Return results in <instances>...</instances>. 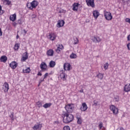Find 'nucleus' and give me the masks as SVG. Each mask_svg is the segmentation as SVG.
I'll list each match as a JSON object with an SVG mask.
<instances>
[{
  "mask_svg": "<svg viewBox=\"0 0 130 130\" xmlns=\"http://www.w3.org/2000/svg\"><path fill=\"white\" fill-rule=\"evenodd\" d=\"M48 38L51 41H54L56 38V35L55 32H50L48 36Z\"/></svg>",
  "mask_w": 130,
  "mask_h": 130,
  "instance_id": "8",
  "label": "nucleus"
},
{
  "mask_svg": "<svg viewBox=\"0 0 130 130\" xmlns=\"http://www.w3.org/2000/svg\"><path fill=\"white\" fill-rule=\"evenodd\" d=\"M64 108L67 113H72L75 109V105L74 104H69L65 106Z\"/></svg>",
  "mask_w": 130,
  "mask_h": 130,
  "instance_id": "3",
  "label": "nucleus"
},
{
  "mask_svg": "<svg viewBox=\"0 0 130 130\" xmlns=\"http://www.w3.org/2000/svg\"><path fill=\"white\" fill-rule=\"evenodd\" d=\"M42 128V124H40L39 122H37V124L32 127L34 130H41Z\"/></svg>",
  "mask_w": 130,
  "mask_h": 130,
  "instance_id": "10",
  "label": "nucleus"
},
{
  "mask_svg": "<svg viewBox=\"0 0 130 130\" xmlns=\"http://www.w3.org/2000/svg\"><path fill=\"white\" fill-rule=\"evenodd\" d=\"M77 123L78 124H82L83 123V120H82V118L77 119Z\"/></svg>",
  "mask_w": 130,
  "mask_h": 130,
  "instance_id": "34",
  "label": "nucleus"
},
{
  "mask_svg": "<svg viewBox=\"0 0 130 130\" xmlns=\"http://www.w3.org/2000/svg\"><path fill=\"white\" fill-rule=\"evenodd\" d=\"M56 46L57 47V49H56V52H57V53H60V51L63 50L64 49V47L62 44H58L56 45Z\"/></svg>",
  "mask_w": 130,
  "mask_h": 130,
  "instance_id": "9",
  "label": "nucleus"
},
{
  "mask_svg": "<svg viewBox=\"0 0 130 130\" xmlns=\"http://www.w3.org/2000/svg\"><path fill=\"white\" fill-rule=\"evenodd\" d=\"M79 6H80V4L79 3H74L73 4V10L75 11L76 12H78V10H79Z\"/></svg>",
  "mask_w": 130,
  "mask_h": 130,
  "instance_id": "19",
  "label": "nucleus"
},
{
  "mask_svg": "<svg viewBox=\"0 0 130 130\" xmlns=\"http://www.w3.org/2000/svg\"><path fill=\"white\" fill-rule=\"evenodd\" d=\"M96 77L99 78L100 79V80H102L103 79V77H104V74H102V73H99L97 75Z\"/></svg>",
  "mask_w": 130,
  "mask_h": 130,
  "instance_id": "32",
  "label": "nucleus"
},
{
  "mask_svg": "<svg viewBox=\"0 0 130 130\" xmlns=\"http://www.w3.org/2000/svg\"><path fill=\"white\" fill-rule=\"evenodd\" d=\"M19 21H21L20 20H19Z\"/></svg>",
  "mask_w": 130,
  "mask_h": 130,
  "instance_id": "60",
  "label": "nucleus"
},
{
  "mask_svg": "<svg viewBox=\"0 0 130 130\" xmlns=\"http://www.w3.org/2000/svg\"><path fill=\"white\" fill-rule=\"evenodd\" d=\"M10 20L12 22H15V21L17 20V14L16 13H14V14L10 15Z\"/></svg>",
  "mask_w": 130,
  "mask_h": 130,
  "instance_id": "21",
  "label": "nucleus"
},
{
  "mask_svg": "<svg viewBox=\"0 0 130 130\" xmlns=\"http://www.w3.org/2000/svg\"><path fill=\"white\" fill-rule=\"evenodd\" d=\"M92 41L95 43H99L101 41V39L99 37L94 36L92 38Z\"/></svg>",
  "mask_w": 130,
  "mask_h": 130,
  "instance_id": "17",
  "label": "nucleus"
},
{
  "mask_svg": "<svg viewBox=\"0 0 130 130\" xmlns=\"http://www.w3.org/2000/svg\"><path fill=\"white\" fill-rule=\"evenodd\" d=\"M3 36V31H2V28L0 27V36Z\"/></svg>",
  "mask_w": 130,
  "mask_h": 130,
  "instance_id": "49",
  "label": "nucleus"
},
{
  "mask_svg": "<svg viewBox=\"0 0 130 130\" xmlns=\"http://www.w3.org/2000/svg\"><path fill=\"white\" fill-rule=\"evenodd\" d=\"M36 106L39 107V108H40V107H42V102L40 101H38L36 103Z\"/></svg>",
  "mask_w": 130,
  "mask_h": 130,
  "instance_id": "33",
  "label": "nucleus"
},
{
  "mask_svg": "<svg viewBox=\"0 0 130 130\" xmlns=\"http://www.w3.org/2000/svg\"><path fill=\"white\" fill-rule=\"evenodd\" d=\"M31 72V69L30 67L26 68L25 69L23 70V73L25 74H29Z\"/></svg>",
  "mask_w": 130,
  "mask_h": 130,
  "instance_id": "25",
  "label": "nucleus"
},
{
  "mask_svg": "<svg viewBox=\"0 0 130 130\" xmlns=\"http://www.w3.org/2000/svg\"><path fill=\"white\" fill-rule=\"evenodd\" d=\"M71 113H64L62 115L63 122L64 123H70L74 120V115L70 114Z\"/></svg>",
  "mask_w": 130,
  "mask_h": 130,
  "instance_id": "1",
  "label": "nucleus"
},
{
  "mask_svg": "<svg viewBox=\"0 0 130 130\" xmlns=\"http://www.w3.org/2000/svg\"><path fill=\"white\" fill-rule=\"evenodd\" d=\"M76 117L77 119H78L79 118H82V117L81 116V114L80 113H76Z\"/></svg>",
  "mask_w": 130,
  "mask_h": 130,
  "instance_id": "37",
  "label": "nucleus"
},
{
  "mask_svg": "<svg viewBox=\"0 0 130 130\" xmlns=\"http://www.w3.org/2000/svg\"><path fill=\"white\" fill-rule=\"evenodd\" d=\"M17 25V23H14V25L16 26Z\"/></svg>",
  "mask_w": 130,
  "mask_h": 130,
  "instance_id": "57",
  "label": "nucleus"
},
{
  "mask_svg": "<svg viewBox=\"0 0 130 130\" xmlns=\"http://www.w3.org/2000/svg\"><path fill=\"white\" fill-rule=\"evenodd\" d=\"M7 60H8V57L6 55H3L0 58L1 62H7Z\"/></svg>",
  "mask_w": 130,
  "mask_h": 130,
  "instance_id": "22",
  "label": "nucleus"
},
{
  "mask_svg": "<svg viewBox=\"0 0 130 130\" xmlns=\"http://www.w3.org/2000/svg\"><path fill=\"white\" fill-rule=\"evenodd\" d=\"M23 31H24V33H25V34H27V31L25 30V29H24Z\"/></svg>",
  "mask_w": 130,
  "mask_h": 130,
  "instance_id": "53",
  "label": "nucleus"
},
{
  "mask_svg": "<svg viewBox=\"0 0 130 130\" xmlns=\"http://www.w3.org/2000/svg\"><path fill=\"white\" fill-rule=\"evenodd\" d=\"M127 41H130V34L127 37Z\"/></svg>",
  "mask_w": 130,
  "mask_h": 130,
  "instance_id": "50",
  "label": "nucleus"
},
{
  "mask_svg": "<svg viewBox=\"0 0 130 130\" xmlns=\"http://www.w3.org/2000/svg\"><path fill=\"white\" fill-rule=\"evenodd\" d=\"M54 51L52 49H50L47 51V55L48 56H53Z\"/></svg>",
  "mask_w": 130,
  "mask_h": 130,
  "instance_id": "18",
  "label": "nucleus"
},
{
  "mask_svg": "<svg viewBox=\"0 0 130 130\" xmlns=\"http://www.w3.org/2000/svg\"><path fill=\"white\" fill-rule=\"evenodd\" d=\"M20 48V44L16 43L14 45V50H18Z\"/></svg>",
  "mask_w": 130,
  "mask_h": 130,
  "instance_id": "30",
  "label": "nucleus"
},
{
  "mask_svg": "<svg viewBox=\"0 0 130 130\" xmlns=\"http://www.w3.org/2000/svg\"><path fill=\"white\" fill-rule=\"evenodd\" d=\"M9 67L13 70H15L18 67V63L15 61H13L10 63Z\"/></svg>",
  "mask_w": 130,
  "mask_h": 130,
  "instance_id": "13",
  "label": "nucleus"
},
{
  "mask_svg": "<svg viewBox=\"0 0 130 130\" xmlns=\"http://www.w3.org/2000/svg\"><path fill=\"white\" fill-rule=\"evenodd\" d=\"M114 101L115 102H118L119 101V97L118 96H116L114 98Z\"/></svg>",
  "mask_w": 130,
  "mask_h": 130,
  "instance_id": "42",
  "label": "nucleus"
},
{
  "mask_svg": "<svg viewBox=\"0 0 130 130\" xmlns=\"http://www.w3.org/2000/svg\"><path fill=\"white\" fill-rule=\"evenodd\" d=\"M94 19H98V17L100 16V13L98 11V10H94L92 13Z\"/></svg>",
  "mask_w": 130,
  "mask_h": 130,
  "instance_id": "20",
  "label": "nucleus"
},
{
  "mask_svg": "<svg viewBox=\"0 0 130 130\" xmlns=\"http://www.w3.org/2000/svg\"><path fill=\"white\" fill-rule=\"evenodd\" d=\"M123 90L124 92H130V84L125 85Z\"/></svg>",
  "mask_w": 130,
  "mask_h": 130,
  "instance_id": "23",
  "label": "nucleus"
},
{
  "mask_svg": "<svg viewBox=\"0 0 130 130\" xmlns=\"http://www.w3.org/2000/svg\"><path fill=\"white\" fill-rule=\"evenodd\" d=\"M109 67V64L108 62H106L104 66V69L105 70H108V67Z\"/></svg>",
  "mask_w": 130,
  "mask_h": 130,
  "instance_id": "35",
  "label": "nucleus"
},
{
  "mask_svg": "<svg viewBox=\"0 0 130 130\" xmlns=\"http://www.w3.org/2000/svg\"><path fill=\"white\" fill-rule=\"evenodd\" d=\"M2 88L4 90L5 93H8V92H9V90L10 89L9 83H8L7 82H5L3 85Z\"/></svg>",
  "mask_w": 130,
  "mask_h": 130,
  "instance_id": "7",
  "label": "nucleus"
},
{
  "mask_svg": "<svg viewBox=\"0 0 130 130\" xmlns=\"http://www.w3.org/2000/svg\"><path fill=\"white\" fill-rule=\"evenodd\" d=\"M87 109H88V106H87V104H86V103H82V106L80 107V110L81 111H86Z\"/></svg>",
  "mask_w": 130,
  "mask_h": 130,
  "instance_id": "15",
  "label": "nucleus"
},
{
  "mask_svg": "<svg viewBox=\"0 0 130 130\" xmlns=\"http://www.w3.org/2000/svg\"><path fill=\"white\" fill-rule=\"evenodd\" d=\"M125 22L127 23H129L130 24V19L129 18H126L125 19Z\"/></svg>",
  "mask_w": 130,
  "mask_h": 130,
  "instance_id": "44",
  "label": "nucleus"
},
{
  "mask_svg": "<svg viewBox=\"0 0 130 130\" xmlns=\"http://www.w3.org/2000/svg\"><path fill=\"white\" fill-rule=\"evenodd\" d=\"M19 39V35L17 34L16 36V39Z\"/></svg>",
  "mask_w": 130,
  "mask_h": 130,
  "instance_id": "54",
  "label": "nucleus"
},
{
  "mask_svg": "<svg viewBox=\"0 0 130 130\" xmlns=\"http://www.w3.org/2000/svg\"><path fill=\"white\" fill-rule=\"evenodd\" d=\"M86 3L88 7H91V8L95 7V4L94 3V0H86Z\"/></svg>",
  "mask_w": 130,
  "mask_h": 130,
  "instance_id": "11",
  "label": "nucleus"
},
{
  "mask_svg": "<svg viewBox=\"0 0 130 130\" xmlns=\"http://www.w3.org/2000/svg\"><path fill=\"white\" fill-rule=\"evenodd\" d=\"M10 117L11 119V120H12V121H14V120H15V119L14 118V112H12L11 115H10Z\"/></svg>",
  "mask_w": 130,
  "mask_h": 130,
  "instance_id": "39",
  "label": "nucleus"
},
{
  "mask_svg": "<svg viewBox=\"0 0 130 130\" xmlns=\"http://www.w3.org/2000/svg\"><path fill=\"white\" fill-rule=\"evenodd\" d=\"M19 24H22V23H21V21H20V23H19Z\"/></svg>",
  "mask_w": 130,
  "mask_h": 130,
  "instance_id": "59",
  "label": "nucleus"
},
{
  "mask_svg": "<svg viewBox=\"0 0 130 130\" xmlns=\"http://www.w3.org/2000/svg\"><path fill=\"white\" fill-rule=\"evenodd\" d=\"M40 68L41 69V72H45L47 71V64L45 62H42Z\"/></svg>",
  "mask_w": 130,
  "mask_h": 130,
  "instance_id": "6",
  "label": "nucleus"
},
{
  "mask_svg": "<svg viewBox=\"0 0 130 130\" xmlns=\"http://www.w3.org/2000/svg\"><path fill=\"white\" fill-rule=\"evenodd\" d=\"M98 126H99L100 129H102V127H103V122H100V123H99Z\"/></svg>",
  "mask_w": 130,
  "mask_h": 130,
  "instance_id": "38",
  "label": "nucleus"
},
{
  "mask_svg": "<svg viewBox=\"0 0 130 130\" xmlns=\"http://www.w3.org/2000/svg\"><path fill=\"white\" fill-rule=\"evenodd\" d=\"M127 47L128 50H130V43H128V44L127 45Z\"/></svg>",
  "mask_w": 130,
  "mask_h": 130,
  "instance_id": "48",
  "label": "nucleus"
},
{
  "mask_svg": "<svg viewBox=\"0 0 130 130\" xmlns=\"http://www.w3.org/2000/svg\"><path fill=\"white\" fill-rule=\"evenodd\" d=\"M63 69L64 71H71V64L66 62L63 64Z\"/></svg>",
  "mask_w": 130,
  "mask_h": 130,
  "instance_id": "14",
  "label": "nucleus"
},
{
  "mask_svg": "<svg viewBox=\"0 0 130 130\" xmlns=\"http://www.w3.org/2000/svg\"><path fill=\"white\" fill-rule=\"evenodd\" d=\"M3 14H5V11L3 10L2 6L0 5V16H2Z\"/></svg>",
  "mask_w": 130,
  "mask_h": 130,
  "instance_id": "36",
  "label": "nucleus"
},
{
  "mask_svg": "<svg viewBox=\"0 0 130 130\" xmlns=\"http://www.w3.org/2000/svg\"><path fill=\"white\" fill-rule=\"evenodd\" d=\"M2 2L6 6H10L12 4V2L10 1V0H2Z\"/></svg>",
  "mask_w": 130,
  "mask_h": 130,
  "instance_id": "27",
  "label": "nucleus"
},
{
  "mask_svg": "<svg viewBox=\"0 0 130 130\" xmlns=\"http://www.w3.org/2000/svg\"><path fill=\"white\" fill-rule=\"evenodd\" d=\"M54 124H59V122L58 121H55L54 122Z\"/></svg>",
  "mask_w": 130,
  "mask_h": 130,
  "instance_id": "46",
  "label": "nucleus"
},
{
  "mask_svg": "<svg viewBox=\"0 0 130 130\" xmlns=\"http://www.w3.org/2000/svg\"><path fill=\"white\" fill-rule=\"evenodd\" d=\"M37 76H40V77H41V76H42V73H41V72H39L37 74Z\"/></svg>",
  "mask_w": 130,
  "mask_h": 130,
  "instance_id": "47",
  "label": "nucleus"
},
{
  "mask_svg": "<svg viewBox=\"0 0 130 130\" xmlns=\"http://www.w3.org/2000/svg\"><path fill=\"white\" fill-rule=\"evenodd\" d=\"M48 73H46L44 75V78L43 79V80H41L39 83H42V82H44V80H45V79H46V78H47V77H48Z\"/></svg>",
  "mask_w": 130,
  "mask_h": 130,
  "instance_id": "29",
  "label": "nucleus"
},
{
  "mask_svg": "<svg viewBox=\"0 0 130 130\" xmlns=\"http://www.w3.org/2000/svg\"><path fill=\"white\" fill-rule=\"evenodd\" d=\"M79 92H80V93H84V90H83V89H81L79 91Z\"/></svg>",
  "mask_w": 130,
  "mask_h": 130,
  "instance_id": "52",
  "label": "nucleus"
},
{
  "mask_svg": "<svg viewBox=\"0 0 130 130\" xmlns=\"http://www.w3.org/2000/svg\"><path fill=\"white\" fill-rule=\"evenodd\" d=\"M117 130H124V129L123 127H120L118 128Z\"/></svg>",
  "mask_w": 130,
  "mask_h": 130,
  "instance_id": "51",
  "label": "nucleus"
},
{
  "mask_svg": "<svg viewBox=\"0 0 130 130\" xmlns=\"http://www.w3.org/2000/svg\"><path fill=\"white\" fill-rule=\"evenodd\" d=\"M122 2H124V0H121Z\"/></svg>",
  "mask_w": 130,
  "mask_h": 130,
  "instance_id": "58",
  "label": "nucleus"
},
{
  "mask_svg": "<svg viewBox=\"0 0 130 130\" xmlns=\"http://www.w3.org/2000/svg\"><path fill=\"white\" fill-rule=\"evenodd\" d=\"M63 130H71V128L69 126L66 125L63 127Z\"/></svg>",
  "mask_w": 130,
  "mask_h": 130,
  "instance_id": "41",
  "label": "nucleus"
},
{
  "mask_svg": "<svg viewBox=\"0 0 130 130\" xmlns=\"http://www.w3.org/2000/svg\"><path fill=\"white\" fill-rule=\"evenodd\" d=\"M104 17L107 21H111L113 18L111 13L107 11L104 12Z\"/></svg>",
  "mask_w": 130,
  "mask_h": 130,
  "instance_id": "5",
  "label": "nucleus"
},
{
  "mask_svg": "<svg viewBox=\"0 0 130 130\" xmlns=\"http://www.w3.org/2000/svg\"><path fill=\"white\" fill-rule=\"evenodd\" d=\"M51 105H52V104H51V103H46L43 106V107H44V108H49V107H50Z\"/></svg>",
  "mask_w": 130,
  "mask_h": 130,
  "instance_id": "28",
  "label": "nucleus"
},
{
  "mask_svg": "<svg viewBox=\"0 0 130 130\" xmlns=\"http://www.w3.org/2000/svg\"><path fill=\"white\" fill-rule=\"evenodd\" d=\"M0 104H2V101L0 100Z\"/></svg>",
  "mask_w": 130,
  "mask_h": 130,
  "instance_id": "56",
  "label": "nucleus"
},
{
  "mask_svg": "<svg viewBox=\"0 0 130 130\" xmlns=\"http://www.w3.org/2000/svg\"><path fill=\"white\" fill-rule=\"evenodd\" d=\"M34 17H32V18H36V15H34Z\"/></svg>",
  "mask_w": 130,
  "mask_h": 130,
  "instance_id": "55",
  "label": "nucleus"
},
{
  "mask_svg": "<svg viewBox=\"0 0 130 130\" xmlns=\"http://www.w3.org/2000/svg\"><path fill=\"white\" fill-rule=\"evenodd\" d=\"M39 5V3L36 1H33L30 3H27L26 4V7L29 10H33V9H36L37 6Z\"/></svg>",
  "mask_w": 130,
  "mask_h": 130,
  "instance_id": "2",
  "label": "nucleus"
},
{
  "mask_svg": "<svg viewBox=\"0 0 130 130\" xmlns=\"http://www.w3.org/2000/svg\"><path fill=\"white\" fill-rule=\"evenodd\" d=\"M93 106H97L98 105V101H96V100L93 101Z\"/></svg>",
  "mask_w": 130,
  "mask_h": 130,
  "instance_id": "43",
  "label": "nucleus"
},
{
  "mask_svg": "<svg viewBox=\"0 0 130 130\" xmlns=\"http://www.w3.org/2000/svg\"><path fill=\"white\" fill-rule=\"evenodd\" d=\"M55 61L53 60H51L50 61L49 64V68H54L55 67Z\"/></svg>",
  "mask_w": 130,
  "mask_h": 130,
  "instance_id": "26",
  "label": "nucleus"
},
{
  "mask_svg": "<svg viewBox=\"0 0 130 130\" xmlns=\"http://www.w3.org/2000/svg\"><path fill=\"white\" fill-rule=\"evenodd\" d=\"M67 11L66 10H60L59 11V13L60 14H61L62 13H66Z\"/></svg>",
  "mask_w": 130,
  "mask_h": 130,
  "instance_id": "45",
  "label": "nucleus"
},
{
  "mask_svg": "<svg viewBox=\"0 0 130 130\" xmlns=\"http://www.w3.org/2000/svg\"><path fill=\"white\" fill-rule=\"evenodd\" d=\"M60 78H61V79H62L63 81H66L67 80V74H66V73L62 72L60 75Z\"/></svg>",
  "mask_w": 130,
  "mask_h": 130,
  "instance_id": "24",
  "label": "nucleus"
},
{
  "mask_svg": "<svg viewBox=\"0 0 130 130\" xmlns=\"http://www.w3.org/2000/svg\"><path fill=\"white\" fill-rule=\"evenodd\" d=\"M110 110L111 111H112V112H113L114 115H117L119 112L118 108L113 105H112L110 106Z\"/></svg>",
  "mask_w": 130,
  "mask_h": 130,
  "instance_id": "4",
  "label": "nucleus"
},
{
  "mask_svg": "<svg viewBox=\"0 0 130 130\" xmlns=\"http://www.w3.org/2000/svg\"><path fill=\"white\" fill-rule=\"evenodd\" d=\"M28 59V53L27 52L23 53L22 57L21 59V61H26Z\"/></svg>",
  "mask_w": 130,
  "mask_h": 130,
  "instance_id": "16",
  "label": "nucleus"
},
{
  "mask_svg": "<svg viewBox=\"0 0 130 130\" xmlns=\"http://www.w3.org/2000/svg\"><path fill=\"white\" fill-rule=\"evenodd\" d=\"M64 23V21H63V20H59L57 21V24L56 25L57 28H61V27H63Z\"/></svg>",
  "mask_w": 130,
  "mask_h": 130,
  "instance_id": "12",
  "label": "nucleus"
},
{
  "mask_svg": "<svg viewBox=\"0 0 130 130\" xmlns=\"http://www.w3.org/2000/svg\"><path fill=\"white\" fill-rule=\"evenodd\" d=\"M79 44V39L77 38H74V44Z\"/></svg>",
  "mask_w": 130,
  "mask_h": 130,
  "instance_id": "40",
  "label": "nucleus"
},
{
  "mask_svg": "<svg viewBox=\"0 0 130 130\" xmlns=\"http://www.w3.org/2000/svg\"><path fill=\"white\" fill-rule=\"evenodd\" d=\"M70 57L71 59L77 58V57H78V56L75 53H72L70 55Z\"/></svg>",
  "mask_w": 130,
  "mask_h": 130,
  "instance_id": "31",
  "label": "nucleus"
}]
</instances>
